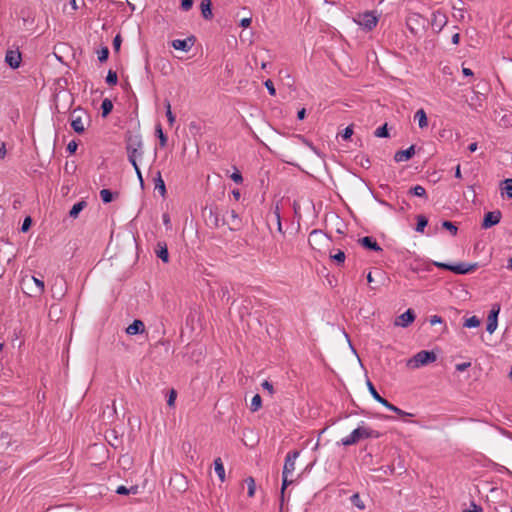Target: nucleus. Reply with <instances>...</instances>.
Here are the masks:
<instances>
[{
    "instance_id": "61",
    "label": "nucleus",
    "mask_w": 512,
    "mask_h": 512,
    "mask_svg": "<svg viewBox=\"0 0 512 512\" xmlns=\"http://www.w3.org/2000/svg\"><path fill=\"white\" fill-rule=\"evenodd\" d=\"M442 322H443L442 317H440V316H438V315H433V316H431V318H430V324H431V325H435V324H438V323L440 324V323H442Z\"/></svg>"
},
{
    "instance_id": "37",
    "label": "nucleus",
    "mask_w": 512,
    "mask_h": 512,
    "mask_svg": "<svg viewBox=\"0 0 512 512\" xmlns=\"http://www.w3.org/2000/svg\"><path fill=\"white\" fill-rule=\"evenodd\" d=\"M428 225V219L426 216L424 215H418L417 216V223H416V228L415 230L417 232H420V233H423L424 232V229L425 227Z\"/></svg>"
},
{
    "instance_id": "46",
    "label": "nucleus",
    "mask_w": 512,
    "mask_h": 512,
    "mask_svg": "<svg viewBox=\"0 0 512 512\" xmlns=\"http://www.w3.org/2000/svg\"><path fill=\"white\" fill-rule=\"evenodd\" d=\"M245 482H246L247 488H248V496L249 497H253L254 494H255V488H256L254 478L253 477H247L245 479Z\"/></svg>"
},
{
    "instance_id": "22",
    "label": "nucleus",
    "mask_w": 512,
    "mask_h": 512,
    "mask_svg": "<svg viewBox=\"0 0 512 512\" xmlns=\"http://www.w3.org/2000/svg\"><path fill=\"white\" fill-rule=\"evenodd\" d=\"M367 388L371 394V396L381 405L384 407H387L389 405V401L383 398V396H380V394L377 392L376 388L372 384V382L368 379L367 380Z\"/></svg>"
},
{
    "instance_id": "31",
    "label": "nucleus",
    "mask_w": 512,
    "mask_h": 512,
    "mask_svg": "<svg viewBox=\"0 0 512 512\" xmlns=\"http://www.w3.org/2000/svg\"><path fill=\"white\" fill-rule=\"evenodd\" d=\"M409 194H411L412 196H417V197H421V198H424L425 200L428 199V196H427V193H426V190L423 186L421 185H416L414 187H411L408 191Z\"/></svg>"
},
{
    "instance_id": "3",
    "label": "nucleus",
    "mask_w": 512,
    "mask_h": 512,
    "mask_svg": "<svg viewBox=\"0 0 512 512\" xmlns=\"http://www.w3.org/2000/svg\"><path fill=\"white\" fill-rule=\"evenodd\" d=\"M406 26L414 35L423 33L429 27V20L420 13H409L406 18Z\"/></svg>"
},
{
    "instance_id": "33",
    "label": "nucleus",
    "mask_w": 512,
    "mask_h": 512,
    "mask_svg": "<svg viewBox=\"0 0 512 512\" xmlns=\"http://www.w3.org/2000/svg\"><path fill=\"white\" fill-rule=\"evenodd\" d=\"M156 136L159 139V145L164 148L167 145V136L164 134L161 124H157L155 127Z\"/></svg>"
},
{
    "instance_id": "59",
    "label": "nucleus",
    "mask_w": 512,
    "mask_h": 512,
    "mask_svg": "<svg viewBox=\"0 0 512 512\" xmlns=\"http://www.w3.org/2000/svg\"><path fill=\"white\" fill-rule=\"evenodd\" d=\"M433 264L440 269L451 271L452 264L443 263V262H433Z\"/></svg>"
},
{
    "instance_id": "26",
    "label": "nucleus",
    "mask_w": 512,
    "mask_h": 512,
    "mask_svg": "<svg viewBox=\"0 0 512 512\" xmlns=\"http://www.w3.org/2000/svg\"><path fill=\"white\" fill-rule=\"evenodd\" d=\"M87 206V202L84 200H81L74 204L72 208L69 211V216L73 219H76L80 212Z\"/></svg>"
},
{
    "instance_id": "38",
    "label": "nucleus",
    "mask_w": 512,
    "mask_h": 512,
    "mask_svg": "<svg viewBox=\"0 0 512 512\" xmlns=\"http://www.w3.org/2000/svg\"><path fill=\"white\" fill-rule=\"evenodd\" d=\"M262 407V398L259 394H255L252 398L250 410L252 412L258 411Z\"/></svg>"
},
{
    "instance_id": "7",
    "label": "nucleus",
    "mask_w": 512,
    "mask_h": 512,
    "mask_svg": "<svg viewBox=\"0 0 512 512\" xmlns=\"http://www.w3.org/2000/svg\"><path fill=\"white\" fill-rule=\"evenodd\" d=\"M328 240H330V237L320 229L312 230L308 237L311 248L317 250H320Z\"/></svg>"
},
{
    "instance_id": "57",
    "label": "nucleus",
    "mask_w": 512,
    "mask_h": 512,
    "mask_svg": "<svg viewBox=\"0 0 512 512\" xmlns=\"http://www.w3.org/2000/svg\"><path fill=\"white\" fill-rule=\"evenodd\" d=\"M78 148V144L75 140H72L68 143L67 145V151L70 153V154H74L76 152Z\"/></svg>"
},
{
    "instance_id": "14",
    "label": "nucleus",
    "mask_w": 512,
    "mask_h": 512,
    "mask_svg": "<svg viewBox=\"0 0 512 512\" xmlns=\"http://www.w3.org/2000/svg\"><path fill=\"white\" fill-rule=\"evenodd\" d=\"M21 52L17 50H7L5 55V63L12 69H17L21 64Z\"/></svg>"
},
{
    "instance_id": "44",
    "label": "nucleus",
    "mask_w": 512,
    "mask_h": 512,
    "mask_svg": "<svg viewBox=\"0 0 512 512\" xmlns=\"http://www.w3.org/2000/svg\"><path fill=\"white\" fill-rule=\"evenodd\" d=\"M97 56H98V60L103 63V62H106L108 60V57H109V49L107 46H102L98 51H97Z\"/></svg>"
},
{
    "instance_id": "36",
    "label": "nucleus",
    "mask_w": 512,
    "mask_h": 512,
    "mask_svg": "<svg viewBox=\"0 0 512 512\" xmlns=\"http://www.w3.org/2000/svg\"><path fill=\"white\" fill-rule=\"evenodd\" d=\"M114 196H118V193H113L111 190L109 189H102L100 191V197H101V200L107 204V203H110L113 201L114 199Z\"/></svg>"
},
{
    "instance_id": "42",
    "label": "nucleus",
    "mask_w": 512,
    "mask_h": 512,
    "mask_svg": "<svg viewBox=\"0 0 512 512\" xmlns=\"http://www.w3.org/2000/svg\"><path fill=\"white\" fill-rule=\"evenodd\" d=\"M480 323V319L477 316H472L465 320L463 326L466 328H476Z\"/></svg>"
},
{
    "instance_id": "39",
    "label": "nucleus",
    "mask_w": 512,
    "mask_h": 512,
    "mask_svg": "<svg viewBox=\"0 0 512 512\" xmlns=\"http://www.w3.org/2000/svg\"><path fill=\"white\" fill-rule=\"evenodd\" d=\"M165 108H166V117L168 120V123L170 126H172L175 123V115L171 111V104L169 100H165L164 102Z\"/></svg>"
},
{
    "instance_id": "2",
    "label": "nucleus",
    "mask_w": 512,
    "mask_h": 512,
    "mask_svg": "<svg viewBox=\"0 0 512 512\" xmlns=\"http://www.w3.org/2000/svg\"><path fill=\"white\" fill-rule=\"evenodd\" d=\"M91 119L88 112L81 108L77 107L70 113V124L72 129L77 134H83L86 130L85 124H90Z\"/></svg>"
},
{
    "instance_id": "5",
    "label": "nucleus",
    "mask_w": 512,
    "mask_h": 512,
    "mask_svg": "<svg viewBox=\"0 0 512 512\" xmlns=\"http://www.w3.org/2000/svg\"><path fill=\"white\" fill-rule=\"evenodd\" d=\"M22 290L24 293L29 295L30 297H37L44 293L45 291V284L43 280H40L34 276H32L30 279L22 280Z\"/></svg>"
},
{
    "instance_id": "63",
    "label": "nucleus",
    "mask_w": 512,
    "mask_h": 512,
    "mask_svg": "<svg viewBox=\"0 0 512 512\" xmlns=\"http://www.w3.org/2000/svg\"><path fill=\"white\" fill-rule=\"evenodd\" d=\"M384 472V474H393L394 473V466L393 465H387L380 468Z\"/></svg>"
},
{
    "instance_id": "21",
    "label": "nucleus",
    "mask_w": 512,
    "mask_h": 512,
    "mask_svg": "<svg viewBox=\"0 0 512 512\" xmlns=\"http://www.w3.org/2000/svg\"><path fill=\"white\" fill-rule=\"evenodd\" d=\"M155 253L158 258H160L164 263L169 262V252L168 247L165 242H158Z\"/></svg>"
},
{
    "instance_id": "9",
    "label": "nucleus",
    "mask_w": 512,
    "mask_h": 512,
    "mask_svg": "<svg viewBox=\"0 0 512 512\" xmlns=\"http://www.w3.org/2000/svg\"><path fill=\"white\" fill-rule=\"evenodd\" d=\"M447 22L448 18L446 14L437 10L432 13V19L429 21V25H431L435 33H439L446 26Z\"/></svg>"
},
{
    "instance_id": "18",
    "label": "nucleus",
    "mask_w": 512,
    "mask_h": 512,
    "mask_svg": "<svg viewBox=\"0 0 512 512\" xmlns=\"http://www.w3.org/2000/svg\"><path fill=\"white\" fill-rule=\"evenodd\" d=\"M415 152V145H411L405 150H399L394 154V161L397 163L408 161L415 155Z\"/></svg>"
},
{
    "instance_id": "4",
    "label": "nucleus",
    "mask_w": 512,
    "mask_h": 512,
    "mask_svg": "<svg viewBox=\"0 0 512 512\" xmlns=\"http://www.w3.org/2000/svg\"><path fill=\"white\" fill-rule=\"evenodd\" d=\"M202 216L205 224L212 229L218 228L222 225L221 212L215 204H208L202 210Z\"/></svg>"
},
{
    "instance_id": "40",
    "label": "nucleus",
    "mask_w": 512,
    "mask_h": 512,
    "mask_svg": "<svg viewBox=\"0 0 512 512\" xmlns=\"http://www.w3.org/2000/svg\"><path fill=\"white\" fill-rule=\"evenodd\" d=\"M106 83L109 85V86H115L117 85L118 83V75L116 73V71L110 69L107 73V76H106Z\"/></svg>"
},
{
    "instance_id": "30",
    "label": "nucleus",
    "mask_w": 512,
    "mask_h": 512,
    "mask_svg": "<svg viewBox=\"0 0 512 512\" xmlns=\"http://www.w3.org/2000/svg\"><path fill=\"white\" fill-rule=\"evenodd\" d=\"M128 160L131 163L132 166H136L137 164V157H142L143 151L136 150V149H126Z\"/></svg>"
},
{
    "instance_id": "16",
    "label": "nucleus",
    "mask_w": 512,
    "mask_h": 512,
    "mask_svg": "<svg viewBox=\"0 0 512 512\" xmlns=\"http://www.w3.org/2000/svg\"><path fill=\"white\" fill-rule=\"evenodd\" d=\"M477 267H478L477 263L469 264V263L460 262L457 264H452L451 272L458 274V275H464V274L473 272L474 270H476Z\"/></svg>"
},
{
    "instance_id": "48",
    "label": "nucleus",
    "mask_w": 512,
    "mask_h": 512,
    "mask_svg": "<svg viewBox=\"0 0 512 512\" xmlns=\"http://www.w3.org/2000/svg\"><path fill=\"white\" fill-rule=\"evenodd\" d=\"M273 216H274V218L276 220L278 231L280 233H283L282 225H281V216H280V211H279L278 205H276V207H275V210L273 212Z\"/></svg>"
},
{
    "instance_id": "17",
    "label": "nucleus",
    "mask_w": 512,
    "mask_h": 512,
    "mask_svg": "<svg viewBox=\"0 0 512 512\" xmlns=\"http://www.w3.org/2000/svg\"><path fill=\"white\" fill-rule=\"evenodd\" d=\"M229 219H222V225H228L230 230L235 231L241 227V219L235 210L228 211Z\"/></svg>"
},
{
    "instance_id": "34",
    "label": "nucleus",
    "mask_w": 512,
    "mask_h": 512,
    "mask_svg": "<svg viewBox=\"0 0 512 512\" xmlns=\"http://www.w3.org/2000/svg\"><path fill=\"white\" fill-rule=\"evenodd\" d=\"M175 481L178 484L179 491H186L187 481L182 474H176L174 478H171L170 484Z\"/></svg>"
},
{
    "instance_id": "43",
    "label": "nucleus",
    "mask_w": 512,
    "mask_h": 512,
    "mask_svg": "<svg viewBox=\"0 0 512 512\" xmlns=\"http://www.w3.org/2000/svg\"><path fill=\"white\" fill-rule=\"evenodd\" d=\"M442 228L445 229V230H448L453 236H456L457 235V232H458V228L457 226L451 222V221H448V220H444L442 222Z\"/></svg>"
},
{
    "instance_id": "12",
    "label": "nucleus",
    "mask_w": 512,
    "mask_h": 512,
    "mask_svg": "<svg viewBox=\"0 0 512 512\" xmlns=\"http://www.w3.org/2000/svg\"><path fill=\"white\" fill-rule=\"evenodd\" d=\"M299 454L300 452L298 450L290 451L287 453L282 471L283 475H289L294 471L295 461L298 458Z\"/></svg>"
},
{
    "instance_id": "23",
    "label": "nucleus",
    "mask_w": 512,
    "mask_h": 512,
    "mask_svg": "<svg viewBox=\"0 0 512 512\" xmlns=\"http://www.w3.org/2000/svg\"><path fill=\"white\" fill-rule=\"evenodd\" d=\"M142 140L139 135H129L126 138V149L141 150Z\"/></svg>"
},
{
    "instance_id": "45",
    "label": "nucleus",
    "mask_w": 512,
    "mask_h": 512,
    "mask_svg": "<svg viewBox=\"0 0 512 512\" xmlns=\"http://www.w3.org/2000/svg\"><path fill=\"white\" fill-rule=\"evenodd\" d=\"M350 501L358 509H360V510L365 509L364 502L361 500L360 495L358 493L353 494L350 497Z\"/></svg>"
},
{
    "instance_id": "25",
    "label": "nucleus",
    "mask_w": 512,
    "mask_h": 512,
    "mask_svg": "<svg viewBox=\"0 0 512 512\" xmlns=\"http://www.w3.org/2000/svg\"><path fill=\"white\" fill-rule=\"evenodd\" d=\"M211 0H202L200 4L201 13L204 19L210 20L213 18Z\"/></svg>"
},
{
    "instance_id": "15",
    "label": "nucleus",
    "mask_w": 512,
    "mask_h": 512,
    "mask_svg": "<svg viewBox=\"0 0 512 512\" xmlns=\"http://www.w3.org/2000/svg\"><path fill=\"white\" fill-rule=\"evenodd\" d=\"M415 317V312L412 309H408L395 319L394 325L404 328L408 327L410 324L414 322Z\"/></svg>"
},
{
    "instance_id": "49",
    "label": "nucleus",
    "mask_w": 512,
    "mask_h": 512,
    "mask_svg": "<svg viewBox=\"0 0 512 512\" xmlns=\"http://www.w3.org/2000/svg\"><path fill=\"white\" fill-rule=\"evenodd\" d=\"M352 135H353V125L347 126L341 133V137L343 140H349Z\"/></svg>"
},
{
    "instance_id": "35",
    "label": "nucleus",
    "mask_w": 512,
    "mask_h": 512,
    "mask_svg": "<svg viewBox=\"0 0 512 512\" xmlns=\"http://www.w3.org/2000/svg\"><path fill=\"white\" fill-rule=\"evenodd\" d=\"M330 259L335 262L337 266H342L345 262L346 255L342 250H337L335 254H330Z\"/></svg>"
},
{
    "instance_id": "11",
    "label": "nucleus",
    "mask_w": 512,
    "mask_h": 512,
    "mask_svg": "<svg viewBox=\"0 0 512 512\" xmlns=\"http://www.w3.org/2000/svg\"><path fill=\"white\" fill-rule=\"evenodd\" d=\"M502 218V213L500 210H495L491 212H487L484 215L481 227L483 229H489L495 225H497Z\"/></svg>"
},
{
    "instance_id": "51",
    "label": "nucleus",
    "mask_w": 512,
    "mask_h": 512,
    "mask_svg": "<svg viewBox=\"0 0 512 512\" xmlns=\"http://www.w3.org/2000/svg\"><path fill=\"white\" fill-rule=\"evenodd\" d=\"M230 178L236 183V184H242L243 177L241 172L238 169H235V171L231 174Z\"/></svg>"
},
{
    "instance_id": "56",
    "label": "nucleus",
    "mask_w": 512,
    "mask_h": 512,
    "mask_svg": "<svg viewBox=\"0 0 512 512\" xmlns=\"http://www.w3.org/2000/svg\"><path fill=\"white\" fill-rule=\"evenodd\" d=\"M177 393L174 389H172L168 395L167 404L168 406H173L176 400Z\"/></svg>"
},
{
    "instance_id": "8",
    "label": "nucleus",
    "mask_w": 512,
    "mask_h": 512,
    "mask_svg": "<svg viewBox=\"0 0 512 512\" xmlns=\"http://www.w3.org/2000/svg\"><path fill=\"white\" fill-rule=\"evenodd\" d=\"M356 22L367 31L374 29L378 23V18L373 12L360 14Z\"/></svg>"
},
{
    "instance_id": "52",
    "label": "nucleus",
    "mask_w": 512,
    "mask_h": 512,
    "mask_svg": "<svg viewBox=\"0 0 512 512\" xmlns=\"http://www.w3.org/2000/svg\"><path fill=\"white\" fill-rule=\"evenodd\" d=\"M113 49L116 53H118L120 51V47H121V44H122V37L120 34H117L114 39H113Z\"/></svg>"
},
{
    "instance_id": "53",
    "label": "nucleus",
    "mask_w": 512,
    "mask_h": 512,
    "mask_svg": "<svg viewBox=\"0 0 512 512\" xmlns=\"http://www.w3.org/2000/svg\"><path fill=\"white\" fill-rule=\"evenodd\" d=\"M496 512H512V507L505 503H500L495 507Z\"/></svg>"
},
{
    "instance_id": "10",
    "label": "nucleus",
    "mask_w": 512,
    "mask_h": 512,
    "mask_svg": "<svg viewBox=\"0 0 512 512\" xmlns=\"http://www.w3.org/2000/svg\"><path fill=\"white\" fill-rule=\"evenodd\" d=\"M499 312H500V305L498 303L493 304L492 308L488 314L487 324H486V330L490 334H492L497 328Z\"/></svg>"
},
{
    "instance_id": "1",
    "label": "nucleus",
    "mask_w": 512,
    "mask_h": 512,
    "mask_svg": "<svg viewBox=\"0 0 512 512\" xmlns=\"http://www.w3.org/2000/svg\"><path fill=\"white\" fill-rule=\"evenodd\" d=\"M381 435L382 434L380 432H378L376 430H373L370 427L359 426L356 429H354L350 433V435H348L347 437L343 438L341 440V444L343 446H350V445L356 444L357 442H359L362 439L379 438V437H381Z\"/></svg>"
},
{
    "instance_id": "19",
    "label": "nucleus",
    "mask_w": 512,
    "mask_h": 512,
    "mask_svg": "<svg viewBox=\"0 0 512 512\" xmlns=\"http://www.w3.org/2000/svg\"><path fill=\"white\" fill-rule=\"evenodd\" d=\"M358 242L360 243V245L367 249V250H370V251H375V252H380L382 251V248L380 247V245L377 243V241L371 237V236H365V237H362L358 240Z\"/></svg>"
},
{
    "instance_id": "29",
    "label": "nucleus",
    "mask_w": 512,
    "mask_h": 512,
    "mask_svg": "<svg viewBox=\"0 0 512 512\" xmlns=\"http://www.w3.org/2000/svg\"><path fill=\"white\" fill-rule=\"evenodd\" d=\"M113 110V103L110 99L105 98L101 103V116L106 118Z\"/></svg>"
},
{
    "instance_id": "32",
    "label": "nucleus",
    "mask_w": 512,
    "mask_h": 512,
    "mask_svg": "<svg viewBox=\"0 0 512 512\" xmlns=\"http://www.w3.org/2000/svg\"><path fill=\"white\" fill-rule=\"evenodd\" d=\"M501 193L506 194L508 198H512V179L508 178L501 182Z\"/></svg>"
},
{
    "instance_id": "20",
    "label": "nucleus",
    "mask_w": 512,
    "mask_h": 512,
    "mask_svg": "<svg viewBox=\"0 0 512 512\" xmlns=\"http://www.w3.org/2000/svg\"><path fill=\"white\" fill-rule=\"evenodd\" d=\"M145 331V325L142 320L135 319L127 328L126 333L128 335L141 334Z\"/></svg>"
},
{
    "instance_id": "27",
    "label": "nucleus",
    "mask_w": 512,
    "mask_h": 512,
    "mask_svg": "<svg viewBox=\"0 0 512 512\" xmlns=\"http://www.w3.org/2000/svg\"><path fill=\"white\" fill-rule=\"evenodd\" d=\"M214 470L216 474L218 475L221 482H224L225 480V468L222 462V459L220 457L216 458L214 460Z\"/></svg>"
},
{
    "instance_id": "62",
    "label": "nucleus",
    "mask_w": 512,
    "mask_h": 512,
    "mask_svg": "<svg viewBox=\"0 0 512 512\" xmlns=\"http://www.w3.org/2000/svg\"><path fill=\"white\" fill-rule=\"evenodd\" d=\"M251 22H252L251 18H243V19H241L239 25L242 28H247L250 26Z\"/></svg>"
},
{
    "instance_id": "60",
    "label": "nucleus",
    "mask_w": 512,
    "mask_h": 512,
    "mask_svg": "<svg viewBox=\"0 0 512 512\" xmlns=\"http://www.w3.org/2000/svg\"><path fill=\"white\" fill-rule=\"evenodd\" d=\"M471 366V362H463L456 365V370L459 372L465 371Z\"/></svg>"
},
{
    "instance_id": "64",
    "label": "nucleus",
    "mask_w": 512,
    "mask_h": 512,
    "mask_svg": "<svg viewBox=\"0 0 512 512\" xmlns=\"http://www.w3.org/2000/svg\"><path fill=\"white\" fill-rule=\"evenodd\" d=\"M463 512H482V508L481 506L472 503V509H466Z\"/></svg>"
},
{
    "instance_id": "50",
    "label": "nucleus",
    "mask_w": 512,
    "mask_h": 512,
    "mask_svg": "<svg viewBox=\"0 0 512 512\" xmlns=\"http://www.w3.org/2000/svg\"><path fill=\"white\" fill-rule=\"evenodd\" d=\"M32 225V218L30 216H27L21 226V232L26 233L29 231Z\"/></svg>"
},
{
    "instance_id": "13",
    "label": "nucleus",
    "mask_w": 512,
    "mask_h": 512,
    "mask_svg": "<svg viewBox=\"0 0 512 512\" xmlns=\"http://www.w3.org/2000/svg\"><path fill=\"white\" fill-rule=\"evenodd\" d=\"M196 38L195 36L191 35L187 37L186 39H175L172 41V47L176 50H180L183 52H188L192 46L195 44Z\"/></svg>"
},
{
    "instance_id": "41",
    "label": "nucleus",
    "mask_w": 512,
    "mask_h": 512,
    "mask_svg": "<svg viewBox=\"0 0 512 512\" xmlns=\"http://www.w3.org/2000/svg\"><path fill=\"white\" fill-rule=\"evenodd\" d=\"M374 135L378 138H388L389 137V131H388V125L387 123H384L382 126L378 127Z\"/></svg>"
},
{
    "instance_id": "28",
    "label": "nucleus",
    "mask_w": 512,
    "mask_h": 512,
    "mask_svg": "<svg viewBox=\"0 0 512 512\" xmlns=\"http://www.w3.org/2000/svg\"><path fill=\"white\" fill-rule=\"evenodd\" d=\"M414 119L418 120V124L421 129L426 128L428 126V118L424 109H419L415 113Z\"/></svg>"
},
{
    "instance_id": "55",
    "label": "nucleus",
    "mask_w": 512,
    "mask_h": 512,
    "mask_svg": "<svg viewBox=\"0 0 512 512\" xmlns=\"http://www.w3.org/2000/svg\"><path fill=\"white\" fill-rule=\"evenodd\" d=\"M261 386L263 387V389L267 390L269 392L270 395H273L274 394V387H273V384L270 383L269 381L267 380H264L261 384Z\"/></svg>"
},
{
    "instance_id": "54",
    "label": "nucleus",
    "mask_w": 512,
    "mask_h": 512,
    "mask_svg": "<svg viewBox=\"0 0 512 512\" xmlns=\"http://www.w3.org/2000/svg\"><path fill=\"white\" fill-rule=\"evenodd\" d=\"M264 85L267 88V90L271 96H274L276 94L274 84L270 79L266 80Z\"/></svg>"
},
{
    "instance_id": "24",
    "label": "nucleus",
    "mask_w": 512,
    "mask_h": 512,
    "mask_svg": "<svg viewBox=\"0 0 512 512\" xmlns=\"http://www.w3.org/2000/svg\"><path fill=\"white\" fill-rule=\"evenodd\" d=\"M153 181H154V189L158 190L162 197H165L166 196V186H165V182L162 178L160 171L156 172V175L153 178Z\"/></svg>"
},
{
    "instance_id": "6",
    "label": "nucleus",
    "mask_w": 512,
    "mask_h": 512,
    "mask_svg": "<svg viewBox=\"0 0 512 512\" xmlns=\"http://www.w3.org/2000/svg\"><path fill=\"white\" fill-rule=\"evenodd\" d=\"M436 359L437 356L433 351L421 350L408 360L407 366L416 369L421 366L433 363L436 361Z\"/></svg>"
},
{
    "instance_id": "58",
    "label": "nucleus",
    "mask_w": 512,
    "mask_h": 512,
    "mask_svg": "<svg viewBox=\"0 0 512 512\" xmlns=\"http://www.w3.org/2000/svg\"><path fill=\"white\" fill-rule=\"evenodd\" d=\"M193 6V0H181V8L184 11H188Z\"/></svg>"
},
{
    "instance_id": "47",
    "label": "nucleus",
    "mask_w": 512,
    "mask_h": 512,
    "mask_svg": "<svg viewBox=\"0 0 512 512\" xmlns=\"http://www.w3.org/2000/svg\"><path fill=\"white\" fill-rule=\"evenodd\" d=\"M292 483L291 480H288V475L282 474V486H281V504L284 501V491L286 488Z\"/></svg>"
}]
</instances>
